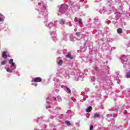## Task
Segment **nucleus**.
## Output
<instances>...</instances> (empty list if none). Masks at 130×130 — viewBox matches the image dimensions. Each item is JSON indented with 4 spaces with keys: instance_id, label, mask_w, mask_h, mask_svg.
I'll return each mask as SVG.
<instances>
[{
    "instance_id": "obj_1",
    "label": "nucleus",
    "mask_w": 130,
    "mask_h": 130,
    "mask_svg": "<svg viewBox=\"0 0 130 130\" xmlns=\"http://www.w3.org/2000/svg\"><path fill=\"white\" fill-rule=\"evenodd\" d=\"M69 9V6L68 5H63L61 6V8H60L59 12L62 13H66L67 12V10Z\"/></svg>"
},
{
    "instance_id": "obj_2",
    "label": "nucleus",
    "mask_w": 130,
    "mask_h": 130,
    "mask_svg": "<svg viewBox=\"0 0 130 130\" xmlns=\"http://www.w3.org/2000/svg\"><path fill=\"white\" fill-rule=\"evenodd\" d=\"M42 81V78L40 77H36L34 78V82L35 83H40Z\"/></svg>"
},
{
    "instance_id": "obj_3",
    "label": "nucleus",
    "mask_w": 130,
    "mask_h": 130,
    "mask_svg": "<svg viewBox=\"0 0 130 130\" xmlns=\"http://www.w3.org/2000/svg\"><path fill=\"white\" fill-rule=\"evenodd\" d=\"M63 88L66 90V92H67V93H68L69 94H71V93H72V91L70 88H69V87L64 86Z\"/></svg>"
},
{
    "instance_id": "obj_4",
    "label": "nucleus",
    "mask_w": 130,
    "mask_h": 130,
    "mask_svg": "<svg viewBox=\"0 0 130 130\" xmlns=\"http://www.w3.org/2000/svg\"><path fill=\"white\" fill-rule=\"evenodd\" d=\"M3 57L4 59H7L8 58V55L7 54V51H4L3 52Z\"/></svg>"
},
{
    "instance_id": "obj_5",
    "label": "nucleus",
    "mask_w": 130,
    "mask_h": 130,
    "mask_svg": "<svg viewBox=\"0 0 130 130\" xmlns=\"http://www.w3.org/2000/svg\"><path fill=\"white\" fill-rule=\"evenodd\" d=\"M92 111V107L89 106L86 109V112L89 113Z\"/></svg>"
},
{
    "instance_id": "obj_6",
    "label": "nucleus",
    "mask_w": 130,
    "mask_h": 130,
    "mask_svg": "<svg viewBox=\"0 0 130 130\" xmlns=\"http://www.w3.org/2000/svg\"><path fill=\"white\" fill-rule=\"evenodd\" d=\"M66 57L68 58H70V59H73V56H72V54L71 53H68V54L66 55Z\"/></svg>"
},
{
    "instance_id": "obj_7",
    "label": "nucleus",
    "mask_w": 130,
    "mask_h": 130,
    "mask_svg": "<svg viewBox=\"0 0 130 130\" xmlns=\"http://www.w3.org/2000/svg\"><path fill=\"white\" fill-rule=\"evenodd\" d=\"M117 33H118V34H121V33H122V29L121 28H118L117 30Z\"/></svg>"
},
{
    "instance_id": "obj_8",
    "label": "nucleus",
    "mask_w": 130,
    "mask_h": 130,
    "mask_svg": "<svg viewBox=\"0 0 130 130\" xmlns=\"http://www.w3.org/2000/svg\"><path fill=\"white\" fill-rule=\"evenodd\" d=\"M62 63H63V61H62V60L61 59L58 62V66H62Z\"/></svg>"
},
{
    "instance_id": "obj_9",
    "label": "nucleus",
    "mask_w": 130,
    "mask_h": 130,
    "mask_svg": "<svg viewBox=\"0 0 130 130\" xmlns=\"http://www.w3.org/2000/svg\"><path fill=\"white\" fill-rule=\"evenodd\" d=\"M94 116L95 117H97L98 118H99V117H100V116H101V115L99 114H98V113H95L94 114Z\"/></svg>"
},
{
    "instance_id": "obj_10",
    "label": "nucleus",
    "mask_w": 130,
    "mask_h": 130,
    "mask_svg": "<svg viewBox=\"0 0 130 130\" xmlns=\"http://www.w3.org/2000/svg\"><path fill=\"white\" fill-rule=\"evenodd\" d=\"M126 77L130 78V72H128L126 73Z\"/></svg>"
},
{
    "instance_id": "obj_11",
    "label": "nucleus",
    "mask_w": 130,
    "mask_h": 130,
    "mask_svg": "<svg viewBox=\"0 0 130 130\" xmlns=\"http://www.w3.org/2000/svg\"><path fill=\"white\" fill-rule=\"evenodd\" d=\"M76 36H77V37H80V36L81 35V32H76Z\"/></svg>"
},
{
    "instance_id": "obj_12",
    "label": "nucleus",
    "mask_w": 130,
    "mask_h": 130,
    "mask_svg": "<svg viewBox=\"0 0 130 130\" xmlns=\"http://www.w3.org/2000/svg\"><path fill=\"white\" fill-rule=\"evenodd\" d=\"M6 63H7V61L6 60L4 61H2L1 62V64L2 66L4 65V64H6Z\"/></svg>"
},
{
    "instance_id": "obj_13",
    "label": "nucleus",
    "mask_w": 130,
    "mask_h": 130,
    "mask_svg": "<svg viewBox=\"0 0 130 130\" xmlns=\"http://www.w3.org/2000/svg\"><path fill=\"white\" fill-rule=\"evenodd\" d=\"M66 124H67V125L70 126L71 125V122L69 121H66Z\"/></svg>"
},
{
    "instance_id": "obj_14",
    "label": "nucleus",
    "mask_w": 130,
    "mask_h": 130,
    "mask_svg": "<svg viewBox=\"0 0 130 130\" xmlns=\"http://www.w3.org/2000/svg\"><path fill=\"white\" fill-rule=\"evenodd\" d=\"M13 61H14V60L13 59H11L9 61V64H11V63H13Z\"/></svg>"
},
{
    "instance_id": "obj_15",
    "label": "nucleus",
    "mask_w": 130,
    "mask_h": 130,
    "mask_svg": "<svg viewBox=\"0 0 130 130\" xmlns=\"http://www.w3.org/2000/svg\"><path fill=\"white\" fill-rule=\"evenodd\" d=\"M7 71L9 73H12V70H11V69H10L9 68L7 69Z\"/></svg>"
},
{
    "instance_id": "obj_16",
    "label": "nucleus",
    "mask_w": 130,
    "mask_h": 130,
    "mask_svg": "<svg viewBox=\"0 0 130 130\" xmlns=\"http://www.w3.org/2000/svg\"><path fill=\"white\" fill-rule=\"evenodd\" d=\"M94 126L93 125H91L89 127V130H93V128Z\"/></svg>"
},
{
    "instance_id": "obj_17",
    "label": "nucleus",
    "mask_w": 130,
    "mask_h": 130,
    "mask_svg": "<svg viewBox=\"0 0 130 130\" xmlns=\"http://www.w3.org/2000/svg\"><path fill=\"white\" fill-rule=\"evenodd\" d=\"M79 23L80 24H82L83 23V21H82V19H79Z\"/></svg>"
},
{
    "instance_id": "obj_18",
    "label": "nucleus",
    "mask_w": 130,
    "mask_h": 130,
    "mask_svg": "<svg viewBox=\"0 0 130 130\" xmlns=\"http://www.w3.org/2000/svg\"><path fill=\"white\" fill-rule=\"evenodd\" d=\"M13 67H15V63H11V68Z\"/></svg>"
},
{
    "instance_id": "obj_19",
    "label": "nucleus",
    "mask_w": 130,
    "mask_h": 130,
    "mask_svg": "<svg viewBox=\"0 0 130 130\" xmlns=\"http://www.w3.org/2000/svg\"><path fill=\"white\" fill-rule=\"evenodd\" d=\"M4 21V19L0 18V22H3Z\"/></svg>"
},
{
    "instance_id": "obj_20",
    "label": "nucleus",
    "mask_w": 130,
    "mask_h": 130,
    "mask_svg": "<svg viewBox=\"0 0 130 130\" xmlns=\"http://www.w3.org/2000/svg\"><path fill=\"white\" fill-rule=\"evenodd\" d=\"M84 99V100H86V99Z\"/></svg>"
},
{
    "instance_id": "obj_21",
    "label": "nucleus",
    "mask_w": 130,
    "mask_h": 130,
    "mask_svg": "<svg viewBox=\"0 0 130 130\" xmlns=\"http://www.w3.org/2000/svg\"><path fill=\"white\" fill-rule=\"evenodd\" d=\"M62 23H64V21H62Z\"/></svg>"
}]
</instances>
